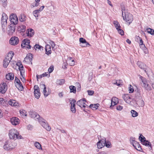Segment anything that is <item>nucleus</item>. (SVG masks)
<instances>
[{"label": "nucleus", "mask_w": 154, "mask_h": 154, "mask_svg": "<svg viewBox=\"0 0 154 154\" xmlns=\"http://www.w3.org/2000/svg\"><path fill=\"white\" fill-rule=\"evenodd\" d=\"M65 82V80L63 79H57L56 82L57 85H61L63 84Z\"/></svg>", "instance_id": "obj_30"}, {"label": "nucleus", "mask_w": 154, "mask_h": 154, "mask_svg": "<svg viewBox=\"0 0 154 154\" xmlns=\"http://www.w3.org/2000/svg\"><path fill=\"white\" fill-rule=\"evenodd\" d=\"M45 54L48 55H49L51 53V46L48 45L45 46Z\"/></svg>", "instance_id": "obj_21"}, {"label": "nucleus", "mask_w": 154, "mask_h": 154, "mask_svg": "<svg viewBox=\"0 0 154 154\" xmlns=\"http://www.w3.org/2000/svg\"><path fill=\"white\" fill-rule=\"evenodd\" d=\"M9 135L11 139L16 140V139H22L23 137L19 134L18 131L15 129H12L9 131Z\"/></svg>", "instance_id": "obj_2"}, {"label": "nucleus", "mask_w": 154, "mask_h": 154, "mask_svg": "<svg viewBox=\"0 0 154 154\" xmlns=\"http://www.w3.org/2000/svg\"><path fill=\"white\" fill-rule=\"evenodd\" d=\"M34 48L35 50H36L37 49L41 50V48H43V47L38 44H36L34 45Z\"/></svg>", "instance_id": "obj_45"}, {"label": "nucleus", "mask_w": 154, "mask_h": 154, "mask_svg": "<svg viewBox=\"0 0 154 154\" xmlns=\"http://www.w3.org/2000/svg\"><path fill=\"white\" fill-rule=\"evenodd\" d=\"M110 145H111V143L110 142H106L105 146L107 147H108V148L110 147Z\"/></svg>", "instance_id": "obj_61"}, {"label": "nucleus", "mask_w": 154, "mask_h": 154, "mask_svg": "<svg viewBox=\"0 0 154 154\" xmlns=\"http://www.w3.org/2000/svg\"><path fill=\"white\" fill-rule=\"evenodd\" d=\"M122 98L127 103L130 104L132 100L130 95L129 94H124L122 95Z\"/></svg>", "instance_id": "obj_9"}, {"label": "nucleus", "mask_w": 154, "mask_h": 154, "mask_svg": "<svg viewBox=\"0 0 154 154\" xmlns=\"http://www.w3.org/2000/svg\"><path fill=\"white\" fill-rule=\"evenodd\" d=\"M8 102L3 98H0V104L4 106H6L8 105Z\"/></svg>", "instance_id": "obj_26"}, {"label": "nucleus", "mask_w": 154, "mask_h": 154, "mask_svg": "<svg viewBox=\"0 0 154 154\" xmlns=\"http://www.w3.org/2000/svg\"><path fill=\"white\" fill-rule=\"evenodd\" d=\"M40 12L37 10H35L33 12V14L36 17V19H38V17L39 15Z\"/></svg>", "instance_id": "obj_34"}, {"label": "nucleus", "mask_w": 154, "mask_h": 154, "mask_svg": "<svg viewBox=\"0 0 154 154\" xmlns=\"http://www.w3.org/2000/svg\"><path fill=\"white\" fill-rule=\"evenodd\" d=\"M54 69V67L52 66H51L48 69V71L49 73H51Z\"/></svg>", "instance_id": "obj_57"}, {"label": "nucleus", "mask_w": 154, "mask_h": 154, "mask_svg": "<svg viewBox=\"0 0 154 154\" xmlns=\"http://www.w3.org/2000/svg\"><path fill=\"white\" fill-rule=\"evenodd\" d=\"M87 91L88 94L89 95H92L94 93V91L92 90H88Z\"/></svg>", "instance_id": "obj_53"}, {"label": "nucleus", "mask_w": 154, "mask_h": 154, "mask_svg": "<svg viewBox=\"0 0 154 154\" xmlns=\"http://www.w3.org/2000/svg\"><path fill=\"white\" fill-rule=\"evenodd\" d=\"M136 149L137 150L140 151H141V150H142V149L141 148L140 145H139V146H138V147H137L136 148Z\"/></svg>", "instance_id": "obj_64"}, {"label": "nucleus", "mask_w": 154, "mask_h": 154, "mask_svg": "<svg viewBox=\"0 0 154 154\" xmlns=\"http://www.w3.org/2000/svg\"><path fill=\"white\" fill-rule=\"evenodd\" d=\"M8 19V17L5 13H3L2 14L1 18V24L2 25H6L7 23V20Z\"/></svg>", "instance_id": "obj_8"}, {"label": "nucleus", "mask_w": 154, "mask_h": 154, "mask_svg": "<svg viewBox=\"0 0 154 154\" xmlns=\"http://www.w3.org/2000/svg\"><path fill=\"white\" fill-rule=\"evenodd\" d=\"M119 33L121 35H123L124 34V32L123 30L120 28L117 29Z\"/></svg>", "instance_id": "obj_52"}, {"label": "nucleus", "mask_w": 154, "mask_h": 154, "mask_svg": "<svg viewBox=\"0 0 154 154\" xmlns=\"http://www.w3.org/2000/svg\"><path fill=\"white\" fill-rule=\"evenodd\" d=\"M143 88H144L147 91H150L152 90L151 87L149 85L148 83Z\"/></svg>", "instance_id": "obj_40"}, {"label": "nucleus", "mask_w": 154, "mask_h": 154, "mask_svg": "<svg viewBox=\"0 0 154 154\" xmlns=\"http://www.w3.org/2000/svg\"><path fill=\"white\" fill-rule=\"evenodd\" d=\"M8 103L10 105L12 106H18V103L14 100H11L9 101Z\"/></svg>", "instance_id": "obj_27"}, {"label": "nucleus", "mask_w": 154, "mask_h": 154, "mask_svg": "<svg viewBox=\"0 0 154 154\" xmlns=\"http://www.w3.org/2000/svg\"><path fill=\"white\" fill-rule=\"evenodd\" d=\"M122 15L124 20L130 24L133 20L132 15L128 12L124 7H122Z\"/></svg>", "instance_id": "obj_1"}, {"label": "nucleus", "mask_w": 154, "mask_h": 154, "mask_svg": "<svg viewBox=\"0 0 154 154\" xmlns=\"http://www.w3.org/2000/svg\"><path fill=\"white\" fill-rule=\"evenodd\" d=\"M137 64L138 66L141 69H143L146 67V65L141 62L139 61L137 62Z\"/></svg>", "instance_id": "obj_25"}, {"label": "nucleus", "mask_w": 154, "mask_h": 154, "mask_svg": "<svg viewBox=\"0 0 154 154\" xmlns=\"http://www.w3.org/2000/svg\"><path fill=\"white\" fill-rule=\"evenodd\" d=\"M16 65L18 66L19 69H20V67H21V66H23L22 64L20 61L18 62L17 63Z\"/></svg>", "instance_id": "obj_60"}, {"label": "nucleus", "mask_w": 154, "mask_h": 154, "mask_svg": "<svg viewBox=\"0 0 154 154\" xmlns=\"http://www.w3.org/2000/svg\"><path fill=\"white\" fill-rule=\"evenodd\" d=\"M26 33L27 35L29 37H32L34 33V31L33 29H27Z\"/></svg>", "instance_id": "obj_23"}, {"label": "nucleus", "mask_w": 154, "mask_h": 154, "mask_svg": "<svg viewBox=\"0 0 154 154\" xmlns=\"http://www.w3.org/2000/svg\"><path fill=\"white\" fill-rule=\"evenodd\" d=\"M34 94L35 97L37 99H38L40 96V91H34Z\"/></svg>", "instance_id": "obj_33"}, {"label": "nucleus", "mask_w": 154, "mask_h": 154, "mask_svg": "<svg viewBox=\"0 0 154 154\" xmlns=\"http://www.w3.org/2000/svg\"><path fill=\"white\" fill-rule=\"evenodd\" d=\"M131 116L133 117H134L138 116V113L134 110H132L131 111Z\"/></svg>", "instance_id": "obj_37"}, {"label": "nucleus", "mask_w": 154, "mask_h": 154, "mask_svg": "<svg viewBox=\"0 0 154 154\" xmlns=\"http://www.w3.org/2000/svg\"><path fill=\"white\" fill-rule=\"evenodd\" d=\"M137 39L138 40H139V41H140L139 42V45L140 46H141L142 47H143L144 48V52H145V53H147V50L146 49V48L145 47V45L143 43V42L142 39H141V38L140 37H139V36H138L137 37Z\"/></svg>", "instance_id": "obj_17"}, {"label": "nucleus", "mask_w": 154, "mask_h": 154, "mask_svg": "<svg viewBox=\"0 0 154 154\" xmlns=\"http://www.w3.org/2000/svg\"><path fill=\"white\" fill-rule=\"evenodd\" d=\"M69 88L70 89V92L71 93H76V88L75 86L71 85L69 86Z\"/></svg>", "instance_id": "obj_32"}, {"label": "nucleus", "mask_w": 154, "mask_h": 154, "mask_svg": "<svg viewBox=\"0 0 154 154\" xmlns=\"http://www.w3.org/2000/svg\"><path fill=\"white\" fill-rule=\"evenodd\" d=\"M14 83L16 87L20 91H22L23 87L20 80L16 77H15Z\"/></svg>", "instance_id": "obj_4"}, {"label": "nucleus", "mask_w": 154, "mask_h": 154, "mask_svg": "<svg viewBox=\"0 0 154 154\" xmlns=\"http://www.w3.org/2000/svg\"><path fill=\"white\" fill-rule=\"evenodd\" d=\"M150 84H151L152 88L154 90V76H152L149 79Z\"/></svg>", "instance_id": "obj_36"}, {"label": "nucleus", "mask_w": 154, "mask_h": 154, "mask_svg": "<svg viewBox=\"0 0 154 154\" xmlns=\"http://www.w3.org/2000/svg\"><path fill=\"white\" fill-rule=\"evenodd\" d=\"M10 121L11 124L14 125H17L20 122L19 119L17 117H13L11 118Z\"/></svg>", "instance_id": "obj_11"}, {"label": "nucleus", "mask_w": 154, "mask_h": 154, "mask_svg": "<svg viewBox=\"0 0 154 154\" xmlns=\"http://www.w3.org/2000/svg\"><path fill=\"white\" fill-rule=\"evenodd\" d=\"M100 105L99 104L97 103L95 104H91L90 106V107L93 110H95L97 109Z\"/></svg>", "instance_id": "obj_29"}, {"label": "nucleus", "mask_w": 154, "mask_h": 154, "mask_svg": "<svg viewBox=\"0 0 154 154\" xmlns=\"http://www.w3.org/2000/svg\"><path fill=\"white\" fill-rule=\"evenodd\" d=\"M31 56V57H32V55L31 54L30 55H27L25 58H24V60L23 61V62L25 61V62H27L28 61V60H30V57Z\"/></svg>", "instance_id": "obj_38"}, {"label": "nucleus", "mask_w": 154, "mask_h": 154, "mask_svg": "<svg viewBox=\"0 0 154 154\" xmlns=\"http://www.w3.org/2000/svg\"><path fill=\"white\" fill-rule=\"evenodd\" d=\"M21 76L20 77V79H21L22 81L23 82H26V79L25 78V75H21Z\"/></svg>", "instance_id": "obj_56"}, {"label": "nucleus", "mask_w": 154, "mask_h": 154, "mask_svg": "<svg viewBox=\"0 0 154 154\" xmlns=\"http://www.w3.org/2000/svg\"><path fill=\"white\" fill-rule=\"evenodd\" d=\"M86 102V100L85 98L81 99L77 102V104L80 107L82 108V104H85V103Z\"/></svg>", "instance_id": "obj_22"}, {"label": "nucleus", "mask_w": 154, "mask_h": 154, "mask_svg": "<svg viewBox=\"0 0 154 154\" xmlns=\"http://www.w3.org/2000/svg\"><path fill=\"white\" fill-rule=\"evenodd\" d=\"M41 120H42V122L41 123V124L42 125L43 127H44V126H45V125H46V124H46L45 122L44 121L45 120H44V119H42V118H40V119Z\"/></svg>", "instance_id": "obj_50"}, {"label": "nucleus", "mask_w": 154, "mask_h": 154, "mask_svg": "<svg viewBox=\"0 0 154 154\" xmlns=\"http://www.w3.org/2000/svg\"><path fill=\"white\" fill-rule=\"evenodd\" d=\"M140 83L142 86L143 87L148 83L147 79L145 78L140 76Z\"/></svg>", "instance_id": "obj_14"}, {"label": "nucleus", "mask_w": 154, "mask_h": 154, "mask_svg": "<svg viewBox=\"0 0 154 154\" xmlns=\"http://www.w3.org/2000/svg\"><path fill=\"white\" fill-rule=\"evenodd\" d=\"M34 91H40L39 88L37 85H35L34 87Z\"/></svg>", "instance_id": "obj_58"}, {"label": "nucleus", "mask_w": 154, "mask_h": 154, "mask_svg": "<svg viewBox=\"0 0 154 154\" xmlns=\"http://www.w3.org/2000/svg\"><path fill=\"white\" fill-rule=\"evenodd\" d=\"M35 146L38 149H42L41 145L38 142H35L34 143Z\"/></svg>", "instance_id": "obj_42"}, {"label": "nucleus", "mask_w": 154, "mask_h": 154, "mask_svg": "<svg viewBox=\"0 0 154 154\" xmlns=\"http://www.w3.org/2000/svg\"><path fill=\"white\" fill-rule=\"evenodd\" d=\"M19 42V38L18 37L15 36L11 37L9 41V43L12 45H17Z\"/></svg>", "instance_id": "obj_7"}, {"label": "nucleus", "mask_w": 154, "mask_h": 154, "mask_svg": "<svg viewBox=\"0 0 154 154\" xmlns=\"http://www.w3.org/2000/svg\"><path fill=\"white\" fill-rule=\"evenodd\" d=\"M145 72L146 73L148 76L149 78H151L150 77H149V75H151L152 76H152H154L153 73L151 70V69L146 66V67L144 69H143Z\"/></svg>", "instance_id": "obj_16"}, {"label": "nucleus", "mask_w": 154, "mask_h": 154, "mask_svg": "<svg viewBox=\"0 0 154 154\" xmlns=\"http://www.w3.org/2000/svg\"><path fill=\"white\" fill-rule=\"evenodd\" d=\"M79 41L80 43L84 44L83 45H80L82 47H86L88 45L89 46L90 45V44L87 42L85 39L83 38H80Z\"/></svg>", "instance_id": "obj_15"}, {"label": "nucleus", "mask_w": 154, "mask_h": 154, "mask_svg": "<svg viewBox=\"0 0 154 154\" xmlns=\"http://www.w3.org/2000/svg\"><path fill=\"white\" fill-rule=\"evenodd\" d=\"M14 53L12 51L9 52L8 55L4 59L3 61V66L6 68L11 60L12 59Z\"/></svg>", "instance_id": "obj_3"}, {"label": "nucleus", "mask_w": 154, "mask_h": 154, "mask_svg": "<svg viewBox=\"0 0 154 154\" xmlns=\"http://www.w3.org/2000/svg\"><path fill=\"white\" fill-rule=\"evenodd\" d=\"M113 23L117 30L120 28V24L117 21H114L113 22Z\"/></svg>", "instance_id": "obj_35"}, {"label": "nucleus", "mask_w": 154, "mask_h": 154, "mask_svg": "<svg viewBox=\"0 0 154 154\" xmlns=\"http://www.w3.org/2000/svg\"><path fill=\"white\" fill-rule=\"evenodd\" d=\"M10 19L11 21V24H17L18 22V18L17 16L15 14H13L10 16Z\"/></svg>", "instance_id": "obj_6"}, {"label": "nucleus", "mask_w": 154, "mask_h": 154, "mask_svg": "<svg viewBox=\"0 0 154 154\" xmlns=\"http://www.w3.org/2000/svg\"><path fill=\"white\" fill-rule=\"evenodd\" d=\"M14 24H10V32L12 33L15 32V25Z\"/></svg>", "instance_id": "obj_28"}, {"label": "nucleus", "mask_w": 154, "mask_h": 154, "mask_svg": "<svg viewBox=\"0 0 154 154\" xmlns=\"http://www.w3.org/2000/svg\"><path fill=\"white\" fill-rule=\"evenodd\" d=\"M129 91L130 93H132L134 91L133 86L130 85H129Z\"/></svg>", "instance_id": "obj_49"}, {"label": "nucleus", "mask_w": 154, "mask_h": 154, "mask_svg": "<svg viewBox=\"0 0 154 154\" xmlns=\"http://www.w3.org/2000/svg\"><path fill=\"white\" fill-rule=\"evenodd\" d=\"M143 144L146 146H149L151 147V143L148 140L145 141V142H143Z\"/></svg>", "instance_id": "obj_41"}, {"label": "nucleus", "mask_w": 154, "mask_h": 154, "mask_svg": "<svg viewBox=\"0 0 154 154\" xmlns=\"http://www.w3.org/2000/svg\"><path fill=\"white\" fill-rule=\"evenodd\" d=\"M49 43L51 45L52 48H53L55 45V44L54 43V42L53 41H50Z\"/></svg>", "instance_id": "obj_55"}, {"label": "nucleus", "mask_w": 154, "mask_h": 154, "mask_svg": "<svg viewBox=\"0 0 154 154\" xmlns=\"http://www.w3.org/2000/svg\"><path fill=\"white\" fill-rule=\"evenodd\" d=\"M97 147L98 149H101L103 147L102 143H101V140L99 141L97 143Z\"/></svg>", "instance_id": "obj_44"}, {"label": "nucleus", "mask_w": 154, "mask_h": 154, "mask_svg": "<svg viewBox=\"0 0 154 154\" xmlns=\"http://www.w3.org/2000/svg\"><path fill=\"white\" fill-rule=\"evenodd\" d=\"M26 26H20V31L22 32H24L26 30Z\"/></svg>", "instance_id": "obj_51"}, {"label": "nucleus", "mask_w": 154, "mask_h": 154, "mask_svg": "<svg viewBox=\"0 0 154 154\" xmlns=\"http://www.w3.org/2000/svg\"><path fill=\"white\" fill-rule=\"evenodd\" d=\"M135 140V138L134 137H131L130 138V141L131 143L132 144L133 146L136 149L137 147L139 146L140 144L139 143L136 141Z\"/></svg>", "instance_id": "obj_10"}, {"label": "nucleus", "mask_w": 154, "mask_h": 154, "mask_svg": "<svg viewBox=\"0 0 154 154\" xmlns=\"http://www.w3.org/2000/svg\"><path fill=\"white\" fill-rule=\"evenodd\" d=\"M123 109V107L120 105H118L117 106L116 109L118 111H121Z\"/></svg>", "instance_id": "obj_54"}, {"label": "nucleus", "mask_w": 154, "mask_h": 154, "mask_svg": "<svg viewBox=\"0 0 154 154\" xmlns=\"http://www.w3.org/2000/svg\"><path fill=\"white\" fill-rule=\"evenodd\" d=\"M19 17V20L21 22H23L26 20V17L24 15L21 14Z\"/></svg>", "instance_id": "obj_31"}, {"label": "nucleus", "mask_w": 154, "mask_h": 154, "mask_svg": "<svg viewBox=\"0 0 154 154\" xmlns=\"http://www.w3.org/2000/svg\"><path fill=\"white\" fill-rule=\"evenodd\" d=\"M19 70L20 71V74L21 75H24V73H25V71L24 69V67L23 66H21V67H20V68L19 69Z\"/></svg>", "instance_id": "obj_39"}, {"label": "nucleus", "mask_w": 154, "mask_h": 154, "mask_svg": "<svg viewBox=\"0 0 154 154\" xmlns=\"http://www.w3.org/2000/svg\"><path fill=\"white\" fill-rule=\"evenodd\" d=\"M3 148L6 150H8L11 149V148L8 144H5L3 146Z\"/></svg>", "instance_id": "obj_46"}, {"label": "nucleus", "mask_w": 154, "mask_h": 154, "mask_svg": "<svg viewBox=\"0 0 154 154\" xmlns=\"http://www.w3.org/2000/svg\"><path fill=\"white\" fill-rule=\"evenodd\" d=\"M30 41L28 39H25L22 42L21 46L22 48H25L26 46L29 44Z\"/></svg>", "instance_id": "obj_19"}, {"label": "nucleus", "mask_w": 154, "mask_h": 154, "mask_svg": "<svg viewBox=\"0 0 154 154\" xmlns=\"http://www.w3.org/2000/svg\"><path fill=\"white\" fill-rule=\"evenodd\" d=\"M77 85L78 88H77V91H79L81 90V85H80L79 83H77Z\"/></svg>", "instance_id": "obj_62"}, {"label": "nucleus", "mask_w": 154, "mask_h": 154, "mask_svg": "<svg viewBox=\"0 0 154 154\" xmlns=\"http://www.w3.org/2000/svg\"><path fill=\"white\" fill-rule=\"evenodd\" d=\"M114 84L119 86H120L121 85L120 80H117L116 83H114Z\"/></svg>", "instance_id": "obj_59"}, {"label": "nucleus", "mask_w": 154, "mask_h": 154, "mask_svg": "<svg viewBox=\"0 0 154 154\" xmlns=\"http://www.w3.org/2000/svg\"><path fill=\"white\" fill-rule=\"evenodd\" d=\"M136 103L139 107H143L144 105V103L142 97H140L138 100H136Z\"/></svg>", "instance_id": "obj_13"}, {"label": "nucleus", "mask_w": 154, "mask_h": 154, "mask_svg": "<svg viewBox=\"0 0 154 154\" xmlns=\"http://www.w3.org/2000/svg\"><path fill=\"white\" fill-rule=\"evenodd\" d=\"M111 101V103L110 107H111L112 106H114L117 104L118 102V99L117 98L114 97L112 98Z\"/></svg>", "instance_id": "obj_20"}, {"label": "nucleus", "mask_w": 154, "mask_h": 154, "mask_svg": "<svg viewBox=\"0 0 154 154\" xmlns=\"http://www.w3.org/2000/svg\"><path fill=\"white\" fill-rule=\"evenodd\" d=\"M8 89L7 84L5 83L1 84L0 85V92L2 94H5L6 91Z\"/></svg>", "instance_id": "obj_5"}, {"label": "nucleus", "mask_w": 154, "mask_h": 154, "mask_svg": "<svg viewBox=\"0 0 154 154\" xmlns=\"http://www.w3.org/2000/svg\"><path fill=\"white\" fill-rule=\"evenodd\" d=\"M147 32L152 35H154V30L150 28L147 29Z\"/></svg>", "instance_id": "obj_43"}, {"label": "nucleus", "mask_w": 154, "mask_h": 154, "mask_svg": "<svg viewBox=\"0 0 154 154\" xmlns=\"http://www.w3.org/2000/svg\"><path fill=\"white\" fill-rule=\"evenodd\" d=\"M30 115L31 117L35 118V119H40L41 118L40 117V116L38 114L37 112L34 111L31 112H30Z\"/></svg>", "instance_id": "obj_12"}, {"label": "nucleus", "mask_w": 154, "mask_h": 154, "mask_svg": "<svg viewBox=\"0 0 154 154\" xmlns=\"http://www.w3.org/2000/svg\"><path fill=\"white\" fill-rule=\"evenodd\" d=\"M41 88H42L43 89V93L44 96L47 97L50 94L48 92H47L46 91V89L45 85V84H42L40 85Z\"/></svg>", "instance_id": "obj_18"}, {"label": "nucleus", "mask_w": 154, "mask_h": 154, "mask_svg": "<svg viewBox=\"0 0 154 154\" xmlns=\"http://www.w3.org/2000/svg\"><path fill=\"white\" fill-rule=\"evenodd\" d=\"M76 102V100L74 99H73L70 102V103L71 105V107H75V103Z\"/></svg>", "instance_id": "obj_47"}, {"label": "nucleus", "mask_w": 154, "mask_h": 154, "mask_svg": "<svg viewBox=\"0 0 154 154\" xmlns=\"http://www.w3.org/2000/svg\"><path fill=\"white\" fill-rule=\"evenodd\" d=\"M71 110L73 113H75L76 112L75 107H71Z\"/></svg>", "instance_id": "obj_63"}, {"label": "nucleus", "mask_w": 154, "mask_h": 154, "mask_svg": "<svg viewBox=\"0 0 154 154\" xmlns=\"http://www.w3.org/2000/svg\"><path fill=\"white\" fill-rule=\"evenodd\" d=\"M14 75L11 72L6 75V79L8 80H12L14 79Z\"/></svg>", "instance_id": "obj_24"}, {"label": "nucleus", "mask_w": 154, "mask_h": 154, "mask_svg": "<svg viewBox=\"0 0 154 154\" xmlns=\"http://www.w3.org/2000/svg\"><path fill=\"white\" fill-rule=\"evenodd\" d=\"M20 114L22 115L23 116H26L27 115L26 114V112L25 110H20Z\"/></svg>", "instance_id": "obj_48"}]
</instances>
